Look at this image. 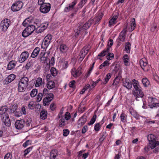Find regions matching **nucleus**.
<instances>
[{
	"label": "nucleus",
	"instance_id": "obj_1",
	"mask_svg": "<svg viewBox=\"0 0 159 159\" xmlns=\"http://www.w3.org/2000/svg\"><path fill=\"white\" fill-rule=\"evenodd\" d=\"M48 93L49 91L47 89L44 88L43 89V96L47 95L46 97L44 98L43 100V103L44 106H48L54 97V95L52 93Z\"/></svg>",
	"mask_w": 159,
	"mask_h": 159
},
{
	"label": "nucleus",
	"instance_id": "obj_2",
	"mask_svg": "<svg viewBox=\"0 0 159 159\" xmlns=\"http://www.w3.org/2000/svg\"><path fill=\"white\" fill-rule=\"evenodd\" d=\"M147 138L149 143L152 148H154L159 145V142L156 141V136L152 134H149L147 136Z\"/></svg>",
	"mask_w": 159,
	"mask_h": 159
},
{
	"label": "nucleus",
	"instance_id": "obj_3",
	"mask_svg": "<svg viewBox=\"0 0 159 159\" xmlns=\"http://www.w3.org/2000/svg\"><path fill=\"white\" fill-rule=\"evenodd\" d=\"M27 26V27L23 30L22 34V36L25 38L30 35L36 28V26L35 25H30Z\"/></svg>",
	"mask_w": 159,
	"mask_h": 159
},
{
	"label": "nucleus",
	"instance_id": "obj_4",
	"mask_svg": "<svg viewBox=\"0 0 159 159\" xmlns=\"http://www.w3.org/2000/svg\"><path fill=\"white\" fill-rule=\"evenodd\" d=\"M11 24L10 20L8 19H5L3 20L1 22L0 28L2 31L5 32L7 30Z\"/></svg>",
	"mask_w": 159,
	"mask_h": 159
},
{
	"label": "nucleus",
	"instance_id": "obj_5",
	"mask_svg": "<svg viewBox=\"0 0 159 159\" xmlns=\"http://www.w3.org/2000/svg\"><path fill=\"white\" fill-rule=\"evenodd\" d=\"M23 3L20 1H18L14 3L11 7V9L13 11H19L23 7Z\"/></svg>",
	"mask_w": 159,
	"mask_h": 159
},
{
	"label": "nucleus",
	"instance_id": "obj_6",
	"mask_svg": "<svg viewBox=\"0 0 159 159\" xmlns=\"http://www.w3.org/2000/svg\"><path fill=\"white\" fill-rule=\"evenodd\" d=\"M29 79L27 77H23L20 79L19 82L27 87V89H30L32 88L33 85V84H31V81L29 82Z\"/></svg>",
	"mask_w": 159,
	"mask_h": 159
},
{
	"label": "nucleus",
	"instance_id": "obj_7",
	"mask_svg": "<svg viewBox=\"0 0 159 159\" xmlns=\"http://www.w3.org/2000/svg\"><path fill=\"white\" fill-rule=\"evenodd\" d=\"M51 8V5L49 3H44L40 6L39 9L42 13H46L48 12Z\"/></svg>",
	"mask_w": 159,
	"mask_h": 159
},
{
	"label": "nucleus",
	"instance_id": "obj_8",
	"mask_svg": "<svg viewBox=\"0 0 159 159\" xmlns=\"http://www.w3.org/2000/svg\"><path fill=\"white\" fill-rule=\"evenodd\" d=\"M132 93L134 96L136 97V100L137 101L139 100L138 99V98H142L144 95L143 92L140 88L134 90Z\"/></svg>",
	"mask_w": 159,
	"mask_h": 159
},
{
	"label": "nucleus",
	"instance_id": "obj_9",
	"mask_svg": "<svg viewBox=\"0 0 159 159\" xmlns=\"http://www.w3.org/2000/svg\"><path fill=\"white\" fill-rule=\"evenodd\" d=\"M93 23V20L90 19L87 21L83 26L79 28V31H81L82 30H85L89 29Z\"/></svg>",
	"mask_w": 159,
	"mask_h": 159
},
{
	"label": "nucleus",
	"instance_id": "obj_10",
	"mask_svg": "<svg viewBox=\"0 0 159 159\" xmlns=\"http://www.w3.org/2000/svg\"><path fill=\"white\" fill-rule=\"evenodd\" d=\"M1 120L6 126L9 127L11 125V121H10L8 115H4L1 116Z\"/></svg>",
	"mask_w": 159,
	"mask_h": 159
},
{
	"label": "nucleus",
	"instance_id": "obj_11",
	"mask_svg": "<svg viewBox=\"0 0 159 159\" xmlns=\"http://www.w3.org/2000/svg\"><path fill=\"white\" fill-rule=\"evenodd\" d=\"M25 121L24 120H17L16 121L15 125L18 129H21L25 125Z\"/></svg>",
	"mask_w": 159,
	"mask_h": 159
},
{
	"label": "nucleus",
	"instance_id": "obj_12",
	"mask_svg": "<svg viewBox=\"0 0 159 159\" xmlns=\"http://www.w3.org/2000/svg\"><path fill=\"white\" fill-rule=\"evenodd\" d=\"M29 55V52L27 51L23 52L20 56L19 59V62L22 63L25 61L28 58Z\"/></svg>",
	"mask_w": 159,
	"mask_h": 159
},
{
	"label": "nucleus",
	"instance_id": "obj_13",
	"mask_svg": "<svg viewBox=\"0 0 159 159\" xmlns=\"http://www.w3.org/2000/svg\"><path fill=\"white\" fill-rule=\"evenodd\" d=\"M123 85L128 89H130L132 87L131 82L128 79L126 78L123 81Z\"/></svg>",
	"mask_w": 159,
	"mask_h": 159
},
{
	"label": "nucleus",
	"instance_id": "obj_14",
	"mask_svg": "<svg viewBox=\"0 0 159 159\" xmlns=\"http://www.w3.org/2000/svg\"><path fill=\"white\" fill-rule=\"evenodd\" d=\"M16 75L13 74H11L9 75L4 80V83L8 84L16 78Z\"/></svg>",
	"mask_w": 159,
	"mask_h": 159
},
{
	"label": "nucleus",
	"instance_id": "obj_15",
	"mask_svg": "<svg viewBox=\"0 0 159 159\" xmlns=\"http://www.w3.org/2000/svg\"><path fill=\"white\" fill-rule=\"evenodd\" d=\"M87 120L86 116H82L78 121V127H80L85 123Z\"/></svg>",
	"mask_w": 159,
	"mask_h": 159
},
{
	"label": "nucleus",
	"instance_id": "obj_16",
	"mask_svg": "<svg viewBox=\"0 0 159 159\" xmlns=\"http://www.w3.org/2000/svg\"><path fill=\"white\" fill-rule=\"evenodd\" d=\"M140 65L142 69L145 71L148 70V63L144 61L143 59H141L140 61Z\"/></svg>",
	"mask_w": 159,
	"mask_h": 159
},
{
	"label": "nucleus",
	"instance_id": "obj_17",
	"mask_svg": "<svg viewBox=\"0 0 159 159\" xmlns=\"http://www.w3.org/2000/svg\"><path fill=\"white\" fill-rule=\"evenodd\" d=\"M76 3V1L74 0L73 2L69 4L68 7H67L65 8L64 11L66 12H68L72 10Z\"/></svg>",
	"mask_w": 159,
	"mask_h": 159
},
{
	"label": "nucleus",
	"instance_id": "obj_18",
	"mask_svg": "<svg viewBox=\"0 0 159 159\" xmlns=\"http://www.w3.org/2000/svg\"><path fill=\"white\" fill-rule=\"evenodd\" d=\"M121 76L118 75L113 80V83L112 84V86L114 87L115 88H116L118 85L120 81Z\"/></svg>",
	"mask_w": 159,
	"mask_h": 159
},
{
	"label": "nucleus",
	"instance_id": "obj_19",
	"mask_svg": "<svg viewBox=\"0 0 159 159\" xmlns=\"http://www.w3.org/2000/svg\"><path fill=\"white\" fill-rule=\"evenodd\" d=\"M103 16V14L102 13H99L98 16L95 17L93 19V21L95 22V24H96L101 20Z\"/></svg>",
	"mask_w": 159,
	"mask_h": 159
},
{
	"label": "nucleus",
	"instance_id": "obj_20",
	"mask_svg": "<svg viewBox=\"0 0 159 159\" xmlns=\"http://www.w3.org/2000/svg\"><path fill=\"white\" fill-rule=\"evenodd\" d=\"M89 51V49L85 47H84L81 50L80 53V56L84 58L86 54L88 53Z\"/></svg>",
	"mask_w": 159,
	"mask_h": 159
},
{
	"label": "nucleus",
	"instance_id": "obj_21",
	"mask_svg": "<svg viewBox=\"0 0 159 159\" xmlns=\"http://www.w3.org/2000/svg\"><path fill=\"white\" fill-rule=\"evenodd\" d=\"M45 53H44L42 55L40 54L39 56V58L40 59V61L41 63H47L49 60L46 57L44 56Z\"/></svg>",
	"mask_w": 159,
	"mask_h": 159
},
{
	"label": "nucleus",
	"instance_id": "obj_22",
	"mask_svg": "<svg viewBox=\"0 0 159 159\" xmlns=\"http://www.w3.org/2000/svg\"><path fill=\"white\" fill-rule=\"evenodd\" d=\"M18 90L19 92H24L25 91L26 88H27V87L19 82H18Z\"/></svg>",
	"mask_w": 159,
	"mask_h": 159
},
{
	"label": "nucleus",
	"instance_id": "obj_23",
	"mask_svg": "<svg viewBox=\"0 0 159 159\" xmlns=\"http://www.w3.org/2000/svg\"><path fill=\"white\" fill-rule=\"evenodd\" d=\"M39 51L40 48L38 47H36L33 51L31 55V57L33 58L35 57L38 55Z\"/></svg>",
	"mask_w": 159,
	"mask_h": 159
},
{
	"label": "nucleus",
	"instance_id": "obj_24",
	"mask_svg": "<svg viewBox=\"0 0 159 159\" xmlns=\"http://www.w3.org/2000/svg\"><path fill=\"white\" fill-rule=\"evenodd\" d=\"M18 107V106L16 104L14 105H11L10 106L9 109V111L10 113H12L15 112Z\"/></svg>",
	"mask_w": 159,
	"mask_h": 159
},
{
	"label": "nucleus",
	"instance_id": "obj_25",
	"mask_svg": "<svg viewBox=\"0 0 159 159\" xmlns=\"http://www.w3.org/2000/svg\"><path fill=\"white\" fill-rule=\"evenodd\" d=\"M123 61L124 64L126 66H129L130 63L129 62V57L127 55H125L123 57Z\"/></svg>",
	"mask_w": 159,
	"mask_h": 159
},
{
	"label": "nucleus",
	"instance_id": "obj_26",
	"mask_svg": "<svg viewBox=\"0 0 159 159\" xmlns=\"http://www.w3.org/2000/svg\"><path fill=\"white\" fill-rule=\"evenodd\" d=\"M150 99L151 101V104H150L149 105V107L151 108H152L154 107H159V103H154L153 102L156 100L155 99L153 98H150Z\"/></svg>",
	"mask_w": 159,
	"mask_h": 159
},
{
	"label": "nucleus",
	"instance_id": "obj_27",
	"mask_svg": "<svg viewBox=\"0 0 159 159\" xmlns=\"http://www.w3.org/2000/svg\"><path fill=\"white\" fill-rule=\"evenodd\" d=\"M8 110L7 107L6 106H2L0 108V115L1 116L4 115H8L7 114H6V112Z\"/></svg>",
	"mask_w": 159,
	"mask_h": 159
},
{
	"label": "nucleus",
	"instance_id": "obj_28",
	"mask_svg": "<svg viewBox=\"0 0 159 159\" xmlns=\"http://www.w3.org/2000/svg\"><path fill=\"white\" fill-rule=\"evenodd\" d=\"M47 111L44 109L42 110L40 113V118L43 120H45L47 118Z\"/></svg>",
	"mask_w": 159,
	"mask_h": 159
},
{
	"label": "nucleus",
	"instance_id": "obj_29",
	"mask_svg": "<svg viewBox=\"0 0 159 159\" xmlns=\"http://www.w3.org/2000/svg\"><path fill=\"white\" fill-rule=\"evenodd\" d=\"M55 83L52 81H48L47 84V87L49 89H52L55 87Z\"/></svg>",
	"mask_w": 159,
	"mask_h": 159
},
{
	"label": "nucleus",
	"instance_id": "obj_30",
	"mask_svg": "<svg viewBox=\"0 0 159 159\" xmlns=\"http://www.w3.org/2000/svg\"><path fill=\"white\" fill-rule=\"evenodd\" d=\"M135 19L133 18L130 21V27L129 28V31H133L135 29Z\"/></svg>",
	"mask_w": 159,
	"mask_h": 159
},
{
	"label": "nucleus",
	"instance_id": "obj_31",
	"mask_svg": "<svg viewBox=\"0 0 159 159\" xmlns=\"http://www.w3.org/2000/svg\"><path fill=\"white\" fill-rule=\"evenodd\" d=\"M131 44L129 42H126L125 44V48L124 50L127 53L130 52L131 48Z\"/></svg>",
	"mask_w": 159,
	"mask_h": 159
},
{
	"label": "nucleus",
	"instance_id": "obj_32",
	"mask_svg": "<svg viewBox=\"0 0 159 159\" xmlns=\"http://www.w3.org/2000/svg\"><path fill=\"white\" fill-rule=\"evenodd\" d=\"M68 49L67 47L65 44H61L60 46V51L62 53L66 52Z\"/></svg>",
	"mask_w": 159,
	"mask_h": 159
},
{
	"label": "nucleus",
	"instance_id": "obj_33",
	"mask_svg": "<svg viewBox=\"0 0 159 159\" xmlns=\"http://www.w3.org/2000/svg\"><path fill=\"white\" fill-rule=\"evenodd\" d=\"M16 64L13 61H10L8 63L7 65V68L9 70H11L13 69L15 66Z\"/></svg>",
	"mask_w": 159,
	"mask_h": 159
},
{
	"label": "nucleus",
	"instance_id": "obj_34",
	"mask_svg": "<svg viewBox=\"0 0 159 159\" xmlns=\"http://www.w3.org/2000/svg\"><path fill=\"white\" fill-rule=\"evenodd\" d=\"M129 112L131 115L133 116L136 119H138L139 118V115L134 110H133L132 108H130Z\"/></svg>",
	"mask_w": 159,
	"mask_h": 159
},
{
	"label": "nucleus",
	"instance_id": "obj_35",
	"mask_svg": "<svg viewBox=\"0 0 159 159\" xmlns=\"http://www.w3.org/2000/svg\"><path fill=\"white\" fill-rule=\"evenodd\" d=\"M32 22V20L30 17L25 19L22 23V25L24 26H27L30 25Z\"/></svg>",
	"mask_w": 159,
	"mask_h": 159
},
{
	"label": "nucleus",
	"instance_id": "obj_36",
	"mask_svg": "<svg viewBox=\"0 0 159 159\" xmlns=\"http://www.w3.org/2000/svg\"><path fill=\"white\" fill-rule=\"evenodd\" d=\"M43 84L42 79L40 77H39L36 80L35 86L36 87H39L40 85H42Z\"/></svg>",
	"mask_w": 159,
	"mask_h": 159
},
{
	"label": "nucleus",
	"instance_id": "obj_37",
	"mask_svg": "<svg viewBox=\"0 0 159 159\" xmlns=\"http://www.w3.org/2000/svg\"><path fill=\"white\" fill-rule=\"evenodd\" d=\"M111 76V74L110 73H108L104 79V82H103L102 84H106L108 81L110 79Z\"/></svg>",
	"mask_w": 159,
	"mask_h": 159
},
{
	"label": "nucleus",
	"instance_id": "obj_38",
	"mask_svg": "<svg viewBox=\"0 0 159 159\" xmlns=\"http://www.w3.org/2000/svg\"><path fill=\"white\" fill-rule=\"evenodd\" d=\"M127 115L124 113H122L120 115L121 121L124 123L127 122Z\"/></svg>",
	"mask_w": 159,
	"mask_h": 159
},
{
	"label": "nucleus",
	"instance_id": "obj_39",
	"mask_svg": "<svg viewBox=\"0 0 159 159\" xmlns=\"http://www.w3.org/2000/svg\"><path fill=\"white\" fill-rule=\"evenodd\" d=\"M61 118V119L59 121V126L60 127H62L65 126L66 124L65 123V119L63 117Z\"/></svg>",
	"mask_w": 159,
	"mask_h": 159
},
{
	"label": "nucleus",
	"instance_id": "obj_40",
	"mask_svg": "<svg viewBox=\"0 0 159 159\" xmlns=\"http://www.w3.org/2000/svg\"><path fill=\"white\" fill-rule=\"evenodd\" d=\"M132 82L133 86L135 89L139 88V86L138 84V82L137 81L135 80V79H134L132 80Z\"/></svg>",
	"mask_w": 159,
	"mask_h": 159
},
{
	"label": "nucleus",
	"instance_id": "obj_41",
	"mask_svg": "<svg viewBox=\"0 0 159 159\" xmlns=\"http://www.w3.org/2000/svg\"><path fill=\"white\" fill-rule=\"evenodd\" d=\"M132 82L133 86L135 89L139 88V86L138 84V82L137 81L135 80V79H134L132 80Z\"/></svg>",
	"mask_w": 159,
	"mask_h": 159
},
{
	"label": "nucleus",
	"instance_id": "obj_42",
	"mask_svg": "<svg viewBox=\"0 0 159 159\" xmlns=\"http://www.w3.org/2000/svg\"><path fill=\"white\" fill-rule=\"evenodd\" d=\"M125 25L126 26V28L124 29L121 32L119 35H120L125 36L127 31L126 29L128 25V23H126L125 24Z\"/></svg>",
	"mask_w": 159,
	"mask_h": 159
},
{
	"label": "nucleus",
	"instance_id": "obj_43",
	"mask_svg": "<svg viewBox=\"0 0 159 159\" xmlns=\"http://www.w3.org/2000/svg\"><path fill=\"white\" fill-rule=\"evenodd\" d=\"M142 82L143 85L145 87H147L149 84V82L147 78L143 79Z\"/></svg>",
	"mask_w": 159,
	"mask_h": 159
},
{
	"label": "nucleus",
	"instance_id": "obj_44",
	"mask_svg": "<svg viewBox=\"0 0 159 159\" xmlns=\"http://www.w3.org/2000/svg\"><path fill=\"white\" fill-rule=\"evenodd\" d=\"M50 72L52 75L53 76H56L57 74V72L56 69L53 67H52L51 69Z\"/></svg>",
	"mask_w": 159,
	"mask_h": 159
},
{
	"label": "nucleus",
	"instance_id": "obj_45",
	"mask_svg": "<svg viewBox=\"0 0 159 159\" xmlns=\"http://www.w3.org/2000/svg\"><path fill=\"white\" fill-rule=\"evenodd\" d=\"M96 114L94 115L91 119L89 122L88 123V125H90L93 124L96 121Z\"/></svg>",
	"mask_w": 159,
	"mask_h": 159
},
{
	"label": "nucleus",
	"instance_id": "obj_46",
	"mask_svg": "<svg viewBox=\"0 0 159 159\" xmlns=\"http://www.w3.org/2000/svg\"><path fill=\"white\" fill-rule=\"evenodd\" d=\"M38 91L36 89H33L31 91L30 94V96L32 97H34L37 94Z\"/></svg>",
	"mask_w": 159,
	"mask_h": 159
},
{
	"label": "nucleus",
	"instance_id": "obj_47",
	"mask_svg": "<svg viewBox=\"0 0 159 159\" xmlns=\"http://www.w3.org/2000/svg\"><path fill=\"white\" fill-rule=\"evenodd\" d=\"M34 25H35L36 27V28H39V27H40L41 24L40 21L38 19H36L34 21Z\"/></svg>",
	"mask_w": 159,
	"mask_h": 159
},
{
	"label": "nucleus",
	"instance_id": "obj_48",
	"mask_svg": "<svg viewBox=\"0 0 159 159\" xmlns=\"http://www.w3.org/2000/svg\"><path fill=\"white\" fill-rule=\"evenodd\" d=\"M43 96L42 93H39L36 98V101L37 102H39L41 101Z\"/></svg>",
	"mask_w": 159,
	"mask_h": 159
},
{
	"label": "nucleus",
	"instance_id": "obj_49",
	"mask_svg": "<svg viewBox=\"0 0 159 159\" xmlns=\"http://www.w3.org/2000/svg\"><path fill=\"white\" fill-rule=\"evenodd\" d=\"M32 148L33 147H31L26 149L24 152L25 153L24 156L25 157L26 155L32 150Z\"/></svg>",
	"mask_w": 159,
	"mask_h": 159
},
{
	"label": "nucleus",
	"instance_id": "obj_50",
	"mask_svg": "<svg viewBox=\"0 0 159 159\" xmlns=\"http://www.w3.org/2000/svg\"><path fill=\"white\" fill-rule=\"evenodd\" d=\"M28 106L29 109H33L35 107V104L33 102H29Z\"/></svg>",
	"mask_w": 159,
	"mask_h": 159
},
{
	"label": "nucleus",
	"instance_id": "obj_51",
	"mask_svg": "<svg viewBox=\"0 0 159 159\" xmlns=\"http://www.w3.org/2000/svg\"><path fill=\"white\" fill-rule=\"evenodd\" d=\"M114 57V54L111 52L108 53V55L106 56L107 59L109 60H111V58H113Z\"/></svg>",
	"mask_w": 159,
	"mask_h": 159
},
{
	"label": "nucleus",
	"instance_id": "obj_52",
	"mask_svg": "<svg viewBox=\"0 0 159 159\" xmlns=\"http://www.w3.org/2000/svg\"><path fill=\"white\" fill-rule=\"evenodd\" d=\"M116 23V20L112 18L109 21V25L111 26V25H114Z\"/></svg>",
	"mask_w": 159,
	"mask_h": 159
},
{
	"label": "nucleus",
	"instance_id": "obj_53",
	"mask_svg": "<svg viewBox=\"0 0 159 159\" xmlns=\"http://www.w3.org/2000/svg\"><path fill=\"white\" fill-rule=\"evenodd\" d=\"M50 43L48 41L45 39L44 42L42 43V45L43 46L44 48H47Z\"/></svg>",
	"mask_w": 159,
	"mask_h": 159
},
{
	"label": "nucleus",
	"instance_id": "obj_54",
	"mask_svg": "<svg viewBox=\"0 0 159 159\" xmlns=\"http://www.w3.org/2000/svg\"><path fill=\"white\" fill-rule=\"evenodd\" d=\"M52 38V36L51 34H48L45 37L44 39L47 40V41L50 43Z\"/></svg>",
	"mask_w": 159,
	"mask_h": 159
},
{
	"label": "nucleus",
	"instance_id": "obj_55",
	"mask_svg": "<svg viewBox=\"0 0 159 159\" xmlns=\"http://www.w3.org/2000/svg\"><path fill=\"white\" fill-rule=\"evenodd\" d=\"M12 156L10 153H7L4 156V159H11Z\"/></svg>",
	"mask_w": 159,
	"mask_h": 159
},
{
	"label": "nucleus",
	"instance_id": "obj_56",
	"mask_svg": "<svg viewBox=\"0 0 159 159\" xmlns=\"http://www.w3.org/2000/svg\"><path fill=\"white\" fill-rule=\"evenodd\" d=\"M87 0H81V2L79 3L78 6L79 8H81L86 2Z\"/></svg>",
	"mask_w": 159,
	"mask_h": 159
},
{
	"label": "nucleus",
	"instance_id": "obj_57",
	"mask_svg": "<svg viewBox=\"0 0 159 159\" xmlns=\"http://www.w3.org/2000/svg\"><path fill=\"white\" fill-rule=\"evenodd\" d=\"M108 64V61H106L100 66L99 68L100 69H101L103 67L107 66Z\"/></svg>",
	"mask_w": 159,
	"mask_h": 159
},
{
	"label": "nucleus",
	"instance_id": "obj_58",
	"mask_svg": "<svg viewBox=\"0 0 159 159\" xmlns=\"http://www.w3.org/2000/svg\"><path fill=\"white\" fill-rule=\"evenodd\" d=\"M70 118V113L68 112H66L65 114V119L66 120H69Z\"/></svg>",
	"mask_w": 159,
	"mask_h": 159
},
{
	"label": "nucleus",
	"instance_id": "obj_59",
	"mask_svg": "<svg viewBox=\"0 0 159 159\" xmlns=\"http://www.w3.org/2000/svg\"><path fill=\"white\" fill-rule=\"evenodd\" d=\"M101 127V126L99 123L96 124L94 127L95 130L96 131H98L99 130Z\"/></svg>",
	"mask_w": 159,
	"mask_h": 159
},
{
	"label": "nucleus",
	"instance_id": "obj_60",
	"mask_svg": "<svg viewBox=\"0 0 159 159\" xmlns=\"http://www.w3.org/2000/svg\"><path fill=\"white\" fill-rule=\"evenodd\" d=\"M157 25L156 23H154L152 25L151 29V30L152 32L155 31L157 28Z\"/></svg>",
	"mask_w": 159,
	"mask_h": 159
},
{
	"label": "nucleus",
	"instance_id": "obj_61",
	"mask_svg": "<svg viewBox=\"0 0 159 159\" xmlns=\"http://www.w3.org/2000/svg\"><path fill=\"white\" fill-rule=\"evenodd\" d=\"M71 75L75 77H77V75L76 74H77V72H76V69L75 68H73L72 69L71 71Z\"/></svg>",
	"mask_w": 159,
	"mask_h": 159
},
{
	"label": "nucleus",
	"instance_id": "obj_62",
	"mask_svg": "<svg viewBox=\"0 0 159 159\" xmlns=\"http://www.w3.org/2000/svg\"><path fill=\"white\" fill-rule=\"evenodd\" d=\"M63 135L64 136H67L69 133V131L68 129H64L63 130Z\"/></svg>",
	"mask_w": 159,
	"mask_h": 159
},
{
	"label": "nucleus",
	"instance_id": "obj_63",
	"mask_svg": "<svg viewBox=\"0 0 159 159\" xmlns=\"http://www.w3.org/2000/svg\"><path fill=\"white\" fill-rule=\"evenodd\" d=\"M107 53L106 52V51H105V49H104L103 51L101 52L100 53H99L98 55V56L99 57H103L105 55H106L107 54Z\"/></svg>",
	"mask_w": 159,
	"mask_h": 159
},
{
	"label": "nucleus",
	"instance_id": "obj_64",
	"mask_svg": "<svg viewBox=\"0 0 159 159\" xmlns=\"http://www.w3.org/2000/svg\"><path fill=\"white\" fill-rule=\"evenodd\" d=\"M33 63L32 62L29 61L28 62L26 65L25 68L26 69H29L31 66L32 65Z\"/></svg>",
	"mask_w": 159,
	"mask_h": 159
}]
</instances>
